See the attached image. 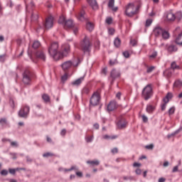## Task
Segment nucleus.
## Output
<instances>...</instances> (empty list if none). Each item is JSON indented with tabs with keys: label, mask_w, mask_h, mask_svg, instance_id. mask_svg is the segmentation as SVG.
<instances>
[{
	"label": "nucleus",
	"mask_w": 182,
	"mask_h": 182,
	"mask_svg": "<svg viewBox=\"0 0 182 182\" xmlns=\"http://www.w3.org/2000/svg\"><path fill=\"white\" fill-rule=\"evenodd\" d=\"M58 48L59 44H58V43H53L48 48V53H50V56H52L55 60H59V59H62L64 56H68L69 52H70V46L68 44L63 46L62 53L58 51Z\"/></svg>",
	"instance_id": "1"
},
{
	"label": "nucleus",
	"mask_w": 182,
	"mask_h": 182,
	"mask_svg": "<svg viewBox=\"0 0 182 182\" xmlns=\"http://www.w3.org/2000/svg\"><path fill=\"white\" fill-rule=\"evenodd\" d=\"M140 8H141V1L129 3L126 6L125 14L127 16L132 18V16H134V15H137V14H139V9H140Z\"/></svg>",
	"instance_id": "2"
},
{
	"label": "nucleus",
	"mask_w": 182,
	"mask_h": 182,
	"mask_svg": "<svg viewBox=\"0 0 182 182\" xmlns=\"http://www.w3.org/2000/svg\"><path fill=\"white\" fill-rule=\"evenodd\" d=\"M80 47L84 53L90 52L92 49V43H90V40L87 36H85L83 40L80 43Z\"/></svg>",
	"instance_id": "3"
},
{
	"label": "nucleus",
	"mask_w": 182,
	"mask_h": 182,
	"mask_svg": "<svg viewBox=\"0 0 182 182\" xmlns=\"http://www.w3.org/2000/svg\"><path fill=\"white\" fill-rule=\"evenodd\" d=\"M32 79H33V73L29 70H25L23 73L22 82L24 85L29 86L32 83Z\"/></svg>",
	"instance_id": "4"
},
{
	"label": "nucleus",
	"mask_w": 182,
	"mask_h": 182,
	"mask_svg": "<svg viewBox=\"0 0 182 182\" xmlns=\"http://www.w3.org/2000/svg\"><path fill=\"white\" fill-rule=\"evenodd\" d=\"M80 63H81L80 59L77 58V60H73V61L68 60V61L64 62L61 65V67L63 70H68L70 69V68H72V66H73L74 68L79 66V65H80Z\"/></svg>",
	"instance_id": "5"
},
{
	"label": "nucleus",
	"mask_w": 182,
	"mask_h": 182,
	"mask_svg": "<svg viewBox=\"0 0 182 182\" xmlns=\"http://www.w3.org/2000/svg\"><path fill=\"white\" fill-rule=\"evenodd\" d=\"M142 96L145 100H149L153 96V88L151 85H147L142 90Z\"/></svg>",
	"instance_id": "6"
},
{
	"label": "nucleus",
	"mask_w": 182,
	"mask_h": 182,
	"mask_svg": "<svg viewBox=\"0 0 182 182\" xmlns=\"http://www.w3.org/2000/svg\"><path fill=\"white\" fill-rule=\"evenodd\" d=\"M90 102L92 106H97L100 103V93L99 92H94L90 98Z\"/></svg>",
	"instance_id": "7"
},
{
	"label": "nucleus",
	"mask_w": 182,
	"mask_h": 182,
	"mask_svg": "<svg viewBox=\"0 0 182 182\" xmlns=\"http://www.w3.org/2000/svg\"><path fill=\"white\" fill-rule=\"evenodd\" d=\"M127 124H129V122H127V119L123 117H120L118 118V121L117 122V127L120 130H123V129H126L127 127Z\"/></svg>",
	"instance_id": "8"
},
{
	"label": "nucleus",
	"mask_w": 182,
	"mask_h": 182,
	"mask_svg": "<svg viewBox=\"0 0 182 182\" xmlns=\"http://www.w3.org/2000/svg\"><path fill=\"white\" fill-rule=\"evenodd\" d=\"M29 110H31L29 107L23 105L18 112L19 117H23L26 119V117H28V114H29Z\"/></svg>",
	"instance_id": "9"
},
{
	"label": "nucleus",
	"mask_w": 182,
	"mask_h": 182,
	"mask_svg": "<svg viewBox=\"0 0 182 182\" xmlns=\"http://www.w3.org/2000/svg\"><path fill=\"white\" fill-rule=\"evenodd\" d=\"M166 50L168 53H174L178 50V47H177V43H171L166 46Z\"/></svg>",
	"instance_id": "10"
},
{
	"label": "nucleus",
	"mask_w": 182,
	"mask_h": 182,
	"mask_svg": "<svg viewBox=\"0 0 182 182\" xmlns=\"http://www.w3.org/2000/svg\"><path fill=\"white\" fill-rule=\"evenodd\" d=\"M53 26V17L52 16L46 18L45 23H43V27L46 29H50Z\"/></svg>",
	"instance_id": "11"
},
{
	"label": "nucleus",
	"mask_w": 182,
	"mask_h": 182,
	"mask_svg": "<svg viewBox=\"0 0 182 182\" xmlns=\"http://www.w3.org/2000/svg\"><path fill=\"white\" fill-rule=\"evenodd\" d=\"M120 71L116 70V69H113L111 73H110V77H112V80L111 82V83L112 84L113 82H114V80H116V79H117V77H120Z\"/></svg>",
	"instance_id": "12"
},
{
	"label": "nucleus",
	"mask_w": 182,
	"mask_h": 182,
	"mask_svg": "<svg viewBox=\"0 0 182 182\" xmlns=\"http://www.w3.org/2000/svg\"><path fill=\"white\" fill-rule=\"evenodd\" d=\"M164 31V29H163L160 26L155 27L154 28V31H153L154 36H156V38H159V36H161Z\"/></svg>",
	"instance_id": "13"
},
{
	"label": "nucleus",
	"mask_w": 182,
	"mask_h": 182,
	"mask_svg": "<svg viewBox=\"0 0 182 182\" xmlns=\"http://www.w3.org/2000/svg\"><path fill=\"white\" fill-rule=\"evenodd\" d=\"M89 5L92 7L94 11H97L99 9V5H97V1L96 0H87Z\"/></svg>",
	"instance_id": "14"
},
{
	"label": "nucleus",
	"mask_w": 182,
	"mask_h": 182,
	"mask_svg": "<svg viewBox=\"0 0 182 182\" xmlns=\"http://www.w3.org/2000/svg\"><path fill=\"white\" fill-rule=\"evenodd\" d=\"M115 109H117V103L116 101H111L107 106V110L109 112H113Z\"/></svg>",
	"instance_id": "15"
},
{
	"label": "nucleus",
	"mask_w": 182,
	"mask_h": 182,
	"mask_svg": "<svg viewBox=\"0 0 182 182\" xmlns=\"http://www.w3.org/2000/svg\"><path fill=\"white\" fill-rule=\"evenodd\" d=\"M36 56L38 59H41L43 62L46 60V55L42 50H38L36 53Z\"/></svg>",
	"instance_id": "16"
},
{
	"label": "nucleus",
	"mask_w": 182,
	"mask_h": 182,
	"mask_svg": "<svg viewBox=\"0 0 182 182\" xmlns=\"http://www.w3.org/2000/svg\"><path fill=\"white\" fill-rule=\"evenodd\" d=\"M75 26V23H73V20L72 19H68L65 21V24H64V28L65 29L73 28Z\"/></svg>",
	"instance_id": "17"
},
{
	"label": "nucleus",
	"mask_w": 182,
	"mask_h": 182,
	"mask_svg": "<svg viewBox=\"0 0 182 182\" xmlns=\"http://www.w3.org/2000/svg\"><path fill=\"white\" fill-rule=\"evenodd\" d=\"M83 80H85V77H80V78L75 80V81L71 82V85L73 86H80V85H82V82H83Z\"/></svg>",
	"instance_id": "18"
},
{
	"label": "nucleus",
	"mask_w": 182,
	"mask_h": 182,
	"mask_svg": "<svg viewBox=\"0 0 182 182\" xmlns=\"http://www.w3.org/2000/svg\"><path fill=\"white\" fill-rule=\"evenodd\" d=\"M171 99H173V93L168 92L167 95H166V97H164L163 102H164V103L167 105V103H168L170 102V100H171Z\"/></svg>",
	"instance_id": "19"
},
{
	"label": "nucleus",
	"mask_w": 182,
	"mask_h": 182,
	"mask_svg": "<svg viewBox=\"0 0 182 182\" xmlns=\"http://www.w3.org/2000/svg\"><path fill=\"white\" fill-rule=\"evenodd\" d=\"M171 69H172V70H180V69H181V67L177 65V63H176V61H173L171 63Z\"/></svg>",
	"instance_id": "20"
},
{
	"label": "nucleus",
	"mask_w": 182,
	"mask_h": 182,
	"mask_svg": "<svg viewBox=\"0 0 182 182\" xmlns=\"http://www.w3.org/2000/svg\"><path fill=\"white\" fill-rule=\"evenodd\" d=\"M95 28V25H93V23H92L90 21H87L86 23V29L87 31H89L90 32H92V31H93V29Z\"/></svg>",
	"instance_id": "21"
},
{
	"label": "nucleus",
	"mask_w": 182,
	"mask_h": 182,
	"mask_svg": "<svg viewBox=\"0 0 182 182\" xmlns=\"http://www.w3.org/2000/svg\"><path fill=\"white\" fill-rule=\"evenodd\" d=\"M181 131H182V127H181L179 129H178L173 133L168 134L167 135L168 139H171V137H174V136L176 134H178V133H180V132H181Z\"/></svg>",
	"instance_id": "22"
},
{
	"label": "nucleus",
	"mask_w": 182,
	"mask_h": 182,
	"mask_svg": "<svg viewBox=\"0 0 182 182\" xmlns=\"http://www.w3.org/2000/svg\"><path fill=\"white\" fill-rule=\"evenodd\" d=\"M161 36H162L163 39L166 41L167 39H169L170 33H168V31L164 30V31H162V34Z\"/></svg>",
	"instance_id": "23"
},
{
	"label": "nucleus",
	"mask_w": 182,
	"mask_h": 182,
	"mask_svg": "<svg viewBox=\"0 0 182 182\" xmlns=\"http://www.w3.org/2000/svg\"><path fill=\"white\" fill-rule=\"evenodd\" d=\"M59 171H64L65 173L68 171H72L73 170H77V167L76 166H72L70 168H60Z\"/></svg>",
	"instance_id": "24"
},
{
	"label": "nucleus",
	"mask_w": 182,
	"mask_h": 182,
	"mask_svg": "<svg viewBox=\"0 0 182 182\" xmlns=\"http://www.w3.org/2000/svg\"><path fill=\"white\" fill-rule=\"evenodd\" d=\"M78 21L83 22L85 21V11H81V12L77 16Z\"/></svg>",
	"instance_id": "25"
},
{
	"label": "nucleus",
	"mask_w": 182,
	"mask_h": 182,
	"mask_svg": "<svg viewBox=\"0 0 182 182\" xmlns=\"http://www.w3.org/2000/svg\"><path fill=\"white\" fill-rule=\"evenodd\" d=\"M174 87H182V80H176L173 83Z\"/></svg>",
	"instance_id": "26"
},
{
	"label": "nucleus",
	"mask_w": 182,
	"mask_h": 182,
	"mask_svg": "<svg viewBox=\"0 0 182 182\" xmlns=\"http://www.w3.org/2000/svg\"><path fill=\"white\" fill-rule=\"evenodd\" d=\"M166 18L168 21H175L176 19V15H174V14L173 13H168L166 16Z\"/></svg>",
	"instance_id": "27"
},
{
	"label": "nucleus",
	"mask_w": 182,
	"mask_h": 182,
	"mask_svg": "<svg viewBox=\"0 0 182 182\" xmlns=\"http://www.w3.org/2000/svg\"><path fill=\"white\" fill-rule=\"evenodd\" d=\"M122 44V41L119 40V38H115V40L114 41V45L116 48H119V46H120V45Z\"/></svg>",
	"instance_id": "28"
},
{
	"label": "nucleus",
	"mask_w": 182,
	"mask_h": 182,
	"mask_svg": "<svg viewBox=\"0 0 182 182\" xmlns=\"http://www.w3.org/2000/svg\"><path fill=\"white\" fill-rule=\"evenodd\" d=\"M102 138L105 139V140H110V139L113 140L114 139H117V136H110L106 134V135L102 136Z\"/></svg>",
	"instance_id": "29"
},
{
	"label": "nucleus",
	"mask_w": 182,
	"mask_h": 182,
	"mask_svg": "<svg viewBox=\"0 0 182 182\" xmlns=\"http://www.w3.org/2000/svg\"><path fill=\"white\" fill-rule=\"evenodd\" d=\"M146 112L147 113H153L154 112V107L152 105H147L146 106Z\"/></svg>",
	"instance_id": "30"
},
{
	"label": "nucleus",
	"mask_w": 182,
	"mask_h": 182,
	"mask_svg": "<svg viewBox=\"0 0 182 182\" xmlns=\"http://www.w3.org/2000/svg\"><path fill=\"white\" fill-rule=\"evenodd\" d=\"M87 164H92V166H99L100 162H99V161H97V160H96V161H87Z\"/></svg>",
	"instance_id": "31"
},
{
	"label": "nucleus",
	"mask_w": 182,
	"mask_h": 182,
	"mask_svg": "<svg viewBox=\"0 0 182 182\" xmlns=\"http://www.w3.org/2000/svg\"><path fill=\"white\" fill-rule=\"evenodd\" d=\"M164 76H166V77H171V71L170 69L166 70L164 72Z\"/></svg>",
	"instance_id": "32"
},
{
	"label": "nucleus",
	"mask_w": 182,
	"mask_h": 182,
	"mask_svg": "<svg viewBox=\"0 0 182 182\" xmlns=\"http://www.w3.org/2000/svg\"><path fill=\"white\" fill-rule=\"evenodd\" d=\"M39 46H41V43L38 41H35L32 45V48H33V49H38Z\"/></svg>",
	"instance_id": "33"
},
{
	"label": "nucleus",
	"mask_w": 182,
	"mask_h": 182,
	"mask_svg": "<svg viewBox=\"0 0 182 182\" xmlns=\"http://www.w3.org/2000/svg\"><path fill=\"white\" fill-rule=\"evenodd\" d=\"M42 99L44 100V102H46V103H48V102H50V98L49 97V95H46V94H43L42 95Z\"/></svg>",
	"instance_id": "34"
},
{
	"label": "nucleus",
	"mask_w": 182,
	"mask_h": 182,
	"mask_svg": "<svg viewBox=\"0 0 182 182\" xmlns=\"http://www.w3.org/2000/svg\"><path fill=\"white\" fill-rule=\"evenodd\" d=\"M65 22H66V20L65 18V16H60V18L58 20V23H61L62 25H65Z\"/></svg>",
	"instance_id": "35"
},
{
	"label": "nucleus",
	"mask_w": 182,
	"mask_h": 182,
	"mask_svg": "<svg viewBox=\"0 0 182 182\" xmlns=\"http://www.w3.org/2000/svg\"><path fill=\"white\" fill-rule=\"evenodd\" d=\"M68 79H69V74H68V73H65V74L61 77V80H62V82H66Z\"/></svg>",
	"instance_id": "36"
},
{
	"label": "nucleus",
	"mask_w": 182,
	"mask_h": 182,
	"mask_svg": "<svg viewBox=\"0 0 182 182\" xmlns=\"http://www.w3.org/2000/svg\"><path fill=\"white\" fill-rule=\"evenodd\" d=\"M176 112V108L174 107H172L168 110V114L169 116H171V114H174V112Z\"/></svg>",
	"instance_id": "37"
},
{
	"label": "nucleus",
	"mask_w": 182,
	"mask_h": 182,
	"mask_svg": "<svg viewBox=\"0 0 182 182\" xmlns=\"http://www.w3.org/2000/svg\"><path fill=\"white\" fill-rule=\"evenodd\" d=\"M154 69H156V67H154V66L148 67L147 70H146V73H151V72H153V70H154Z\"/></svg>",
	"instance_id": "38"
},
{
	"label": "nucleus",
	"mask_w": 182,
	"mask_h": 182,
	"mask_svg": "<svg viewBox=\"0 0 182 182\" xmlns=\"http://www.w3.org/2000/svg\"><path fill=\"white\" fill-rule=\"evenodd\" d=\"M53 156H55V155L50 152H46L43 154V157H52Z\"/></svg>",
	"instance_id": "39"
},
{
	"label": "nucleus",
	"mask_w": 182,
	"mask_h": 182,
	"mask_svg": "<svg viewBox=\"0 0 182 182\" xmlns=\"http://www.w3.org/2000/svg\"><path fill=\"white\" fill-rule=\"evenodd\" d=\"M87 143H92L93 141V136H89L85 138Z\"/></svg>",
	"instance_id": "40"
},
{
	"label": "nucleus",
	"mask_w": 182,
	"mask_h": 182,
	"mask_svg": "<svg viewBox=\"0 0 182 182\" xmlns=\"http://www.w3.org/2000/svg\"><path fill=\"white\" fill-rule=\"evenodd\" d=\"M105 22L108 25H111V23L113 22V18H112L111 17H107L105 20Z\"/></svg>",
	"instance_id": "41"
},
{
	"label": "nucleus",
	"mask_w": 182,
	"mask_h": 182,
	"mask_svg": "<svg viewBox=\"0 0 182 182\" xmlns=\"http://www.w3.org/2000/svg\"><path fill=\"white\" fill-rule=\"evenodd\" d=\"M175 17L176 18V19H178V20L181 19V18H182V13H181V11H178L176 13V15L175 16Z\"/></svg>",
	"instance_id": "42"
},
{
	"label": "nucleus",
	"mask_w": 182,
	"mask_h": 182,
	"mask_svg": "<svg viewBox=\"0 0 182 182\" xmlns=\"http://www.w3.org/2000/svg\"><path fill=\"white\" fill-rule=\"evenodd\" d=\"M109 8H113L114 6V0H109L108 3Z\"/></svg>",
	"instance_id": "43"
},
{
	"label": "nucleus",
	"mask_w": 182,
	"mask_h": 182,
	"mask_svg": "<svg viewBox=\"0 0 182 182\" xmlns=\"http://www.w3.org/2000/svg\"><path fill=\"white\" fill-rule=\"evenodd\" d=\"M0 124H1V126H6V119L5 118H2L0 119Z\"/></svg>",
	"instance_id": "44"
},
{
	"label": "nucleus",
	"mask_w": 182,
	"mask_h": 182,
	"mask_svg": "<svg viewBox=\"0 0 182 182\" xmlns=\"http://www.w3.org/2000/svg\"><path fill=\"white\" fill-rule=\"evenodd\" d=\"M89 92H90V90L87 87H84L82 90V93H84L85 95L89 94Z\"/></svg>",
	"instance_id": "45"
},
{
	"label": "nucleus",
	"mask_w": 182,
	"mask_h": 182,
	"mask_svg": "<svg viewBox=\"0 0 182 182\" xmlns=\"http://www.w3.org/2000/svg\"><path fill=\"white\" fill-rule=\"evenodd\" d=\"M151 23H153V20L151 18H149L146 20L145 26H150V25H151Z\"/></svg>",
	"instance_id": "46"
},
{
	"label": "nucleus",
	"mask_w": 182,
	"mask_h": 182,
	"mask_svg": "<svg viewBox=\"0 0 182 182\" xmlns=\"http://www.w3.org/2000/svg\"><path fill=\"white\" fill-rule=\"evenodd\" d=\"M157 56V51H154L151 55H149V58L154 59Z\"/></svg>",
	"instance_id": "47"
},
{
	"label": "nucleus",
	"mask_w": 182,
	"mask_h": 182,
	"mask_svg": "<svg viewBox=\"0 0 182 182\" xmlns=\"http://www.w3.org/2000/svg\"><path fill=\"white\" fill-rule=\"evenodd\" d=\"M123 180H124L125 181H127V180H133V177L132 176H123L122 177Z\"/></svg>",
	"instance_id": "48"
},
{
	"label": "nucleus",
	"mask_w": 182,
	"mask_h": 182,
	"mask_svg": "<svg viewBox=\"0 0 182 182\" xmlns=\"http://www.w3.org/2000/svg\"><path fill=\"white\" fill-rule=\"evenodd\" d=\"M145 147H146V149H147L148 150H153V149L154 148V145H153V144H149V145H146Z\"/></svg>",
	"instance_id": "49"
},
{
	"label": "nucleus",
	"mask_w": 182,
	"mask_h": 182,
	"mask_svg": "<svg viewBox=\"0 0 182 182\" xmlns=\"http://www.w3.org/2000/svg\"><path fill=\"white\" fill-rule=\"evenodd\" d=\"M130 43L132 46H136V45H137V41L135 39H132L130 41Z\"/></svg>",
	"instance_id": "50"
},
{
	"label": "nucleus",
	"mask_w": 182,
	"mask_h": 182,
	"mask_svg": "<svg viewBox=\"0 0 182 182\" xmlns=\"http://www.w3.org/2000/svg\"><path fill=\"white\" fill-rule=\"evenodd\" d=\"M123 56H124V58H130V53H129V51H124L123 52Z\"/></svg>",
	"instance_id": "51"
},
{
	"label": "nucleus",
	"mask_w": 182,
	"mask_h": 182,
	"mask_svg": "<svg viewBox=\"0 0 182 182\" xmlns=\"http://www.w3.org/2000/svg\"><path fill=\"white\" fill-rule=\"evenodd\" d=\"M111 152L112 153V154H117V153H119V149L117 148H113L111 150Z\"/></svg>",
	"instance_id": "52"
},
{
	"label": "nucleus",
	"mask_w": 182,
	"mask_h": 182,
	"mask_svg": "<svg viewBox=\"0 0 182 182\" xmlns=\"http://www.w3.org/2000/svg\"><path fill=\"white\" fill-rule=\"evenodd\" d=\"M141 117L144 123H147V122H149V118H147L146 115H142Z\"/></svg>",
	"instance_id": "53"
},
{
	"label": "nucleus",
	"mask_w": 182,
	"mask_h": 182,
	"mask_svg": "<svg viewBox=\"0 0 182 182\" xmlns=\"http://www.w3.org/2000/svg\"><path fill=\"white\" fill-rule=\"evenodd\" d=\"M108 33L109 35H114V28H109Z\"/></svg>",
	"instance_id": "54"
},
{
	"label": "nucleus",
	"mask_w": 182,
	"mask_h": 182,
	"mask_svg": "<svg viewBox=\"0 0 182 182\" xmlns=\"http://www.w3.org/2000/svg\"><path fill=\"white\" fill-rule=\"evenodd\" d=\"M16 170H18V169L9 168V171L10 174H15V173H16Z\"/></svg>",
	"instance_id": "55"
},
{
	"label": "nucleus",
	"mask_w": 182,
	"mask_h": 182,
	"mask_svg": "<svg viewBox=\"0 0 182 182\" xmlns=\"http://www.w3.org/2000/svg\"><path fill=\"white\" fill-rule=\"evenodd\" d=\"M10 156H11V159H13V160H16L17 159V154L15 153H10Z\"/></svg>",
	"instance_id": "56"
},
{
	"label": "nucleus",
	"mask_w": 182,
	"mask_h": 182,
	"mask_svg": "<svg viewBox=\"0 0 182 182\" xmlns=\"http://www.w3.org/2000/svg\"><path fill=\"white\" fill-rule=\"evenodd\" d=\"M116 63H117V60H109V65H111V66H113V65H116Z\"/></svg>",
	"instance_id": "57"
},
{
	"label": "nucleus",
	"mask_w": 182,
	"mask_h": 182,
	"mask_svg": "<svg viewBox=\"0 0 182 182\" xmlns=\"http://www.w3.org/2000/svg\"><path fill=\"white\" fill-rule=\"evenodd\" d=\"M1 176H8V171H6V170H2V171H1Z\"/></svg>",
	"instance_id": "58"
},
{
	"label": "nucleus",
	"mask_w": 182,
	"mask_h": 182,
	"mask_svg": "<svg viewBox=\"0 0 182 182\" xmlns=\"http://www.w3.org/2000/svg\"><path fill=\"white\" fill-rule=\"evenodd\" d=\"M11 146H12L13 147H18V142L17 141H11Z\"/></svg>",
	"instance_id": "59"
},
{
	"label": "nucleus",
	"mask_w": 182,
	"mask_h": 182,
	"mask_svg": "<svg viewBox=\"0 0 182 182\" xmlns=\"http://www.w3.org/2000/svg\"><path fill=\"white\" fill-rule=\"evenodd\" d=\"M176 171H178V166H174L172 170V173H176Z\"/></svg>",
	"instance_id": "60"
},
{
	"label": "nucleus",
	"mask_w": 182,
	"mask_h": 182,
	"mask_svg": "<svg viewBox=\"0 0 182 182\" xmlns=\"http://www.w3.org/2000/svg\"><path fill=\"white\" fill-rule=\"evenodd\" d=\"M5 55H0V62H5Z\"/></svg>",
	"instance_id": "61"
},
{
	"label": "nucleus",
	"mask_w": 182,
	"mask_h": 182,
	"mask_svg": "<svg viewBox=\"0 0 182 182\" xmlns=\"http://www.w3.org/2000/svg\"><path fill=\"white\" fill-rule=\"evenodd\" d=\"M73 28V33H75V35H76V33H77L78 28L77 27L75 26V24Z\"/></svg>",
	"instance_id": "62"
},
{
	"label": "nucleus",
	"mask_w": 182,
	"mask_h": 182,
	"mask_svg": "<svg viewBox=\"0 0 182 182\" xmlns=\"http://www.w3.org/2000/svg\"><path fill=\"white\" fill-rule=\"evenodd\" d=\"M166 107H167V104L164 103L161 105V110L163 111L166 110Z\"/></svg>",
	"instance_id": "63"
},
{
	"label": "nucleus",
	"mask_w": 182,
	"mask_h": 182,
	"mask_svg": "<svg viewBox=\"0 0 182 182\" xmlns=\"http://www.w3.org/2000/svg\"><path fill=\"white\" fill-rule=\"evenodd\" d=\"M65 134H66V129H62V131L60 132V135L61 136H65Z\"/></svg>",
	"instance_id": "64"
}]
</instances>
